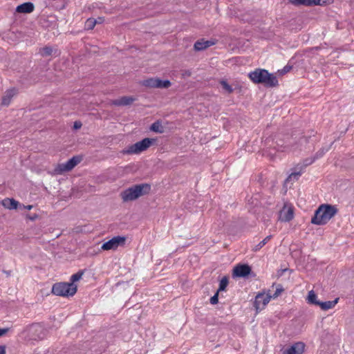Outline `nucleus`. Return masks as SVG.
<instances>
[{
  "instance_id": "obj_2",
  "label": "nucleus",
  "mask_w": 354,
  "mask_h": 354,
  "mask_svg": "<svg viewBox=\"0 0 354 354\" xmlns=\"http://www.w3.org/2000/svg\"><path fill=\"white\" fill-rule=\"evenodd\" d=\"M250 79L256 84H263L266 86L274 87L278 85L277 77L266 69L257 68L248 74Z\"/></svg>"
},
{
  "instance_id": "obj_14",
  "label": "nucleus",
  "mask_w": 354,
  "mask_h": 354,
  "mask_svg": "<svg viewBox=\"0 0 354 354\" xmlns=\"http://www.w3.org/2000/svg\"><path fill=\"white\" fill-rule=\"evenodd\" d=\"M17 93V90L15 88L7 90L1 100V104L3 106H8L11 102L12 98Z\"/></svg>"
},
{
  "instance_id": "obj_20",
  "label": "nucleus",
  "mask_w": 354,
  "mask_h": 354,
  "mask_svg": "<svg viewBox=\"0 0 354 354\" xmlns=\"http://www.w3.org/2000/svg\"><path fill=\"white\" fill-rule=\"evenodd\" d=\"M171 84V82L168 80H162L157 78L156 88H168Z\"/></svg>"
},
{
  "instance_id": "obj_34",
  "label": "nucleus",
  "mask_w": 354,
  "mask_h": 354,
  "mask_svg": "<svg viewBox=\"0 0 354 354\" xmlns=\"http://www.w3.org/2000/svg\"><path fill=\"white\" fill-rule=\"evenodd\" d=\"M218 292L216 291V292L210 298V304L214 305L218 304Z\"/></svg>"
},
{
  "instance_id": "obj_39",
  "label": "nucleus",
  "mask_w": 354,
  "mask_h": 354,
  "mask_svg": "<svg viewBox=\"0 0 354 354\" xmlns=\"http://www.w3.org/2000/svg\"><path fill=\"white\" fill-rule=\"evenodd\" d=\"M9 330L8 328H0V337L5 335Z\"/></svg>"
},
{
  "instance_id": "obj_3",
  "label": "nucleus",
  "mask_w": 354,
  "mask_h": 354,
  "mask_svg": "<svg viewBox=\"0 0 354 354\" xmlns=\"http://www.w3.org/2000/svg\"><path fill=\"white\" fill-rule=\"evenodd\" d=\"M151 191V185L147 183L134 185L120 193L123 202H129L138 199L139 197L148 194Z\"/></svg>"
},
{
  "instance_id": "obj_44",
  "label": "nucleus",
  "mask_w": 354,
  "mask_h": 354,
  "mask_svg": "<svg viewBox=\"0 0 354 354\" xmlns=\"http://www.w3.org/2000/svg\"><path fill=\"white\" fill-rule=\"evenodd\" d=\"M333 145V142H331V143L330 144V146H332ZM330 147H329V148H330Z\"/></svg>"
},
{
  "instance_id": "obj_10",
  "label": "nucleus",
  "mask_w": 354,
  "mask_h": 354,
  "mask_svg": "<svg viewBox=\"0 0 354 354\" xmlns=\"http://www.w3.org/2000/svg\"><path fill=\"white\" fill-rule=\"evenodd\" d=\"M270 299L271 298L270 295L259 293L256 296L254 302V306L256 308V310L258 312L263 309L264 307L269 303Z\"/></svg>"
},
{
  "instance_id": "obj_41",
  "label": "nucleus",
  "mask_w": 354,
  "mask_h": 354,
  "mask_svg": "<svg viewBox=\"0 0 354 354\" xmlns=\"http://www.w3.org/2000/svg\"><path fill=\"white\" fill-rule=\"evenodd\" d=\"M0 354H6L5 346H0Z\"/></svg>"
},
{
  "instance_id": "obj_40",
  "label": "nucleus",
  "mask_w": 354,
  "mask_h": 354,
  "mask_svg": "<svg viewBox=\"0 0 354 354\" xmlns=\"http://www.w3.org/2000/svg\"><path fill=\"white\" fill-rule=\"evenodd\" d=\"M32 208V205H24L21 204V206L20 209H29L30 210Z\"/></svg>"
},
{
  "instance_id": "obj_30",
  "label": "nucleus",
  "mask_w": 354,
  "mask_h": 354,
  "mask_svg": "<svg viewBox=\"0 0 354 354\" xmlns=\"http://www.w3.org/2000/svg\"><path fill=\"white\" fill-rule=\"evenodd\" d=\"M328 150H329V147H328V148H325V147L321 148L318 151L316 152V153L314 156L315 160L322 158L325 154V153L326 151H328Z\"/></svg>"
},
{
  "instance_id": "obj_36",
  "label": "nucleus",
  "mask_w": 354,
  "mask_h": 354,
  "mask_svg": "<svg viewBox=\"0 0 354 354\" xmlns=\"http://www.w3.org/2000/svg\"><path fill=\"white\" fill-rule=\"evenodd\" d=\"M204 44L205 46V49H206L207 48L214 45V42L211 40H206V41L204 40Z\"/></svg>"
},
{
  "instance_id": "obj_26",
  "label": "nucleus",
  "mask_w": 354,
  "mask_h": 354,
  "mask_svg": "<svg viewBox=\"0 0 354 354\" xmlns=\"http://www.w3.org/2000/svg\"><path fill=\"white\" fill-rule=\"evenodd\" d=\"M97 24V20L93 18L88 19L85 22V28L86 30H92Z\"/></svg>"
},
{
  "instance_id": "obj_33",
  "label": "nucleus",
  "mask_w": 354,
  "mask_h": 354,
  "mask_svg": "<svg viewBox=\"0 0 354 354\" xmlns=\"http://www.w3.org/2000/svg\"><path fill=\"white\" fill-rule=\"evenodd\" d=\"M292 68V66L286 65L281 70H279L278 72L280 75H285L286 73H288Z\"/></svg>"
},
{
  "instance_id": "obj_27",
  "label": "nucleus",
  "mask_w": 354,
  "mask_h": 354,
  "mask_svg": "<svg viewBox=\"0 0 354 354\" xmlns=\"http://www.w3.org/2000/svg\"><path fill=\"white\" fill-rule=\"evenodd\" d=\"M222 88L226 91L228 94L232 93L234 91L232 87L227 82V81L222 80L220 82Z\"/></svg>"
},
{
  "instance_id": "obj_19",
  "label": "nucleus",
  "mask_w": 354,
  "mask_h": 354,
  "mask_svg": "<svg viewBox=\"0 0 354 354\" xmlns=\"http://www.w3.org/2000/svg\"><path fill=\"white\" fill-rule=\"evenodd\" d=\"M307 301L308 304H314L317 306L319 304V300H317V295L315 293L313 290H310L308 292V295L307 297Z\"/></svg>"
},
{
  "instance_id": "obj_37",
  "label": "nucleus",
  "mask_w": 354,
  "mask_h": 354,
  "mask_svg": "<svg viewBox=\"0 0 354 354\" xmlns=\"http://www.w3.org/2000/svg\"><path fill=\"white\" fill-rule=\"evenodd\" d=\"M82 122H80V121H75V122H74V124H73V128H74L75 129H80V128L82 127Z\"/></svg>"
},
{
  "instance_id": "obj_17",
  "label": "nucleus",
  "mask_w": 354,
  "mask_h": 354,
  "mask_svg": "<svg viewBox=\"0 0 354 354\" xmlns=\"http://www.w3.org/2000/svg\"><path fill=\"white\" fill-rule=\"evenodd\" d=\"M339 298H336L333 301H319L317 306H320V308L324 310H327L328 309L333 308L338 302Z\"/></svg>"
},
{
  "instance_id": "obj_12",
  "label": "nucleus",
  "mask_w": 354,
  "mask_h": 354,
  "mask_svg": "<svg viewBox=\"0 0 354 354\" xmlns=\"http://www.w3.org/2000/svg\"><path fill=\"white\" fill-rule=\"evenodd\" d=\"M136 100V98L133 96H123L119 99L114 100L112 104L115 106H128L131 104Z\"/></svg>"
},
{
  "instance_id": "obj_13",
  "label": "nucleus",
  "mask_w": 354,
  "mask_h": 354,
  "mask_svg": "<svg viewBox=\"0 0 354 354\" xmlns=\"http://www.w3.org/2000/svg\"><path fill=\"white\" fill-rule=\"evenodd\" d=\"M1 205L8 209H17L21 208V204L14 198H6L1 201Z\"/></svg>"
},
{
  "instance_id": "obj_42",
  "label": "nucleus",
  "mask_w": 354,
  "mask_h": 354,
  "mask_svg": "<svg viewBox=\"0 0 354 354\" xmlns=\"http://www.w3.org/2000/svg\"><path fill=\"white\" fill-rule=\"evenodd\" d=\"M96 20H97V24H102L104 21V18L98 17Z\"/></svg>"
},
{
  "instance_id": "obj_31",
  "label": "nucleus",
  "mask_w": 354,
  "mask_h": 354,
  "mask_svg": "<svg viewBox=\"0 0 354 354\" xmlns=\"http://www.w3.org/2000/svg\"><path fill=\"white\" fill-rule=\"evenodd\" d=\"M326 2L325 1L322 0H309L308 1V6H323Z\"/></svg>"
},
{
  "instance_id": "obj_11",
  "label": "nucleus",
  "mask_w": 354,
  "mask_h": 354,
  "mask_svg": "<svg viewBox=\"0 0 354 354\" xmlns=\"http://www.w3.org/2000/svg\"><path fill=\"white\" fill-rule=\"evenodd\" d=\"M305 344L301 342H297L287 348L283 354H302L304 351Z\"/></svg>"
},
{
  "instance_id": "obj_38",
  "label": "nucleus",
  "mask_w": 354,
  "mask_h": 354,
  "mask_svg": "<svg viewBox=\"0 0 354 354\" xmlns=\"http://www.w3.org/2000/svg\"><path fill=\"white\" fill-rule=\"evenodd\" d=\"M308 142V138L306 136H302L299 139V142L301 144H303L304 142L307 143Z\"/></svg>"
},
{
  "instance_id": "obj_22",
  "label": "nucleus",
  "mask_w": 354,
  "mask_h": 354,
  "mask_svg": "<svg viewBox=\"0 0 354 354\" xmlns=\"http://www.w3.org/2000/svg\"><path fill=\"white\" fill-rule=\"evenodd\" d=\"M157 78H149L143 81L142 84L149 88H156Z\"/></svg>"
},
{
  "instance_id": "obj_43",
  "label": "nucleus",
  "mask_w": 354,
  "mask_h": 354,
  "mask_svg": "<svg viewBox=\"0 0 354 354\" xmlns=\"http://www.w3.org/2000/svg\"><path fill=\"white\" fill-rule=\"evenodd\" d=\"M186 74H187L189 76L191 75V73L190 72H186Z\"/></svg>"
},
{
  "instance_id": "obj_5",
  "label": "nucleus",
  "mask_w": 354,
  "mask_h": 354,
  "mask_svg": "<svg viewBox=\"0 0 354 354\" xmlns=\"http://www.w3.org/2000/svg\"><path fill=\"white\" fill-rule=\"evenodd\" d=\"M156 141L155 138H145L136 143L130 145L127 149H124V154H138L147 150L151 145Z\"/></svg>"
},
{
  "instance_id": "obj_28",
  "label": "nucleus",
  "mask_w": 354,
  "mask_h": 354,
  "mask_svg": "<svg viewBox=\"0 0 354 354\" xmlns=\"http://www.w3.org/2000/svg\"><path fill=\"white\" fill-rule=\"evenodd\" d=\"M194 48L196 51H201L205 49V46L204 44V39L198 40L195 42L194 45Z\"/></svg>"
},
{
  "instance_id": "obj_46",
  "label": "nucleus",
  "mask_w": 354,
  "mask_h": 354,
  "mask_svg": "<svg viewBox=\"0 0 354 354\" xmlns=\"http://www.w3.org/2000/svg\"><path fill=\"white\" fill-rule=\"evenodd\" d=\"M333 145V142H331V143L330 144V146H332ZM330 147H329V148H330Z\"/></svg>"
},
{
  "instance_id": "obj_23",
  "label": "nucleus",
  "mask_w": 354,
  "mask_h": 354,
  "mask_svg": "<svg viewBox=\"0 0 354 354\" xmlns=\"http://www.w3.org/2000/svg\"><path fill=\"white\" fill-rule=\"evenodd\" d=\"M271 238L272 235L267 236L263 241H261L257 245H255L253 250L254 252L259 251L271 239Z\"/></svg>"
},
{
  "instance_id": "obj_18",
  "label": "nucleus",
  "mask_w": 354,
  "mask_h": 354,
  "mask_svg": "<svg viewBox=\"0 0 354 354\" xmlns=\"http://www.w3.org/2000/svg\"><path fill=\"white\" fill-rule=\"evenodd\" d=\"M150 130L156 133H162L165 131V128L162 125L161 122L160 120H157L151 124Z\"/></svg>"
},
{
  "instance_id": "obj_24",
  "label": "nucleus",
  "mask_w": 354,
  "mask_h": 354,
  "mask_svg": "<svg viewBox=\"0 0 354 354\" xmlns=\"http://www.w3.org/2000/svg\"><path fill=\"white\" fill-rule=\"evenodd\" d=\"M84 273V270H80L77 272L73 274L71 277V282L74 284L75 282L79 281L83 276Z\"/></svg>"
},
{
  "instance_id": "obj_25",
  "label": "nucleus",
  "mask_w": 354,
  "mask_h": 354,
  "mask_svg": "<svg viewBox=\"0 0 354 354\" xmlns=\"http://www.w3.org/2000/svg\"><path fill=\"white\" fill-rule=\"evenodd\" d=\"M228 277L227 276H225L223 277L221 280L220 281V283H219V287H218V292H220V291H224L225 290V288L228 284Z\"/></svg>"
},
{
  "instance_id": "obj_16",
  "label": "nucleus",
  "mask_w": 354,
  "mask_h": 354,
  "mask_svg": "<svg viewBox=\"0 0 354 354\" xmlns=\"http://www.w3.org/2000/svg\"><path fill=\"white\" fill-rule=\"evenodd\" d=\"M35 6L31 2H26L19 5L16 8V12L18 13H30L34 10Z\"/></svg>"
},
{
  "instance_id": "obj_29",
  "label": "nucleus",
  "mask_w": 354,
  "mask_h": 354,
  "mask_svg": "<svg viewBox=\"0 0 354 354\" xmlns=\"http://www.w3.org/2000/svg\"><path fill=\"white\" fill-rule=\"evenodd\" d=\"M309 0H289V2L295 6H308Z\"/></svg>"
},
{
  "instance_id": "obj_45",
  "label": "nucleus",
  "mask_w": 354,
  "mask_h": 354,
  "mask_svg": "<svg viewBox=\"0 0 354 354\" xmlns=\"http://www.w3.org/2000/svg\"><path fill=\"white\" fill-rule=\"evenodd\" d=\"M333 145V142H331V143L330 144V146H332ZM330 147H329V148H330Z\"/></svg>"
},
{
  "instance_id": "obj_8",
  "label": "nucleus",
  "mask_w": 354,
  "mask_h": 354,
  "mask_svg": "<svg viewBox=\"0 0 354 354\" xmlns=\"http://www.w3.org/2000/svg\"><path fill=\"white\" fill-rule=\"evenodd\" d=\"M252 272L251 267L248 264H238L236 266L232 272L234 278H245L248 277Z\"/></svg>"
},
{
  "instance_id": "obj_1",
  "label": "nucleus",
  "mask_w": 354,
  "mask_h": 354,
  "mask_svg": "<svg viewBox=\"0 0 354 354\" xmlns=\"http://www.w3.org/2000/svg\"><path fill=\"white\" fill-rule=\"evenodd\" d=\"M337 212V209L331 205L322 204L315 212L311 223L317 225H326Z\"/></svg>"
},
{
  "instance_id": "obj_7",
  "label": "nucleus",
  "mask_w": 354,
  "mask_h": 354,
  "mask_svg": "<svg viewBox=\"0 0 354 354\" xmlns=\"http://www.w3.org/2000/svg\"><path fill=\"white\" fill-rule=\"evenodd\" d=\"M82 160L79 156H75L70 158L66 162L62 163L58 165L57 170L60 172L69 171L77 165Z\"/></svg>"
},
{
  "instance_id": "obj_9",
  "label": "nucleus",
  "mask_w": 354,
  "mask_h": 354,
  "mask_svg": "<svg viewBox=\"0 0 354 354\" xmlns=\"http://www.w3.org/2000/svg\"><path fill=\"white\" fill-rule=\"evenodd\" d=\"M125 240V237L124 236H114L111 239L104 243L102 245V249L104 250H115L119 245H123Z\"/></svg>"
},
{
  "instance_id": "obj_35",
  "label": "nucleus",
  "mask_w": 354,
  "mask_h": 354,
  "mask_svg": "<svg viewBox=\"0 0 354 354\" xmlns=\"http://www.w3.org/2000/svg\"><path fill=\"white\" fill-rule=\"evenodd\" d=\"M26 218L30 221H35L38 218V215L37 214H27Z\"/></svg>"
},
{
  "instance_id": "obj_21",
  "label": "nucleus",
  "mask_w": 354,
  "mask_h": 354,
  "mask_svg": "<svg viewBox=\"0 0 354 354\" xmlns=\"http://www.w3.org/2000/svg\"><path fill=\"white\" fill-rule=\"evenodd\" d=\"M53 49L50 46H44L39 49V53L42 57H48L52 55Z\"/></svg>"
},
{
  "instance_id": "obj_32",
  "label": "nucleus",
  "mask_w": 354,
  "mask_h": 354,
  "mask_svg": "<svg viewBox=\"0 0 354 354\" xmlns=\"http://www.w3.org/2000/svg\"><path fill=\"white\" fill-rule=\"evenodd\" d=\"M283 291V288L281 285H278V287L277 288L274 293L272 295H270V298L275 299L278 296L281 295V293Z\"/></svg>"
},
{
  "instance_id": "obj_6",
  "label": "nucleus",
  "mask_w": 354,
  "mask_h": 354,
  "mask_svg": "<svg viewBox=\"0 0 354 354\" xmlns=\"http://www.w3.org/2000/svg\"><path fill=\"white\" fill-rule=\"evenodd\" d=\"M315 157L307 158L304 159L302 163H299L293 168L292 172L286 178V182L292 180H298L301 175L303 170L308 166L310 165L315 161Z\"/></svg>"
},
{
  "instance_id": "obj_4",
  "label": "nucleus",
  "mask_w": 354,
  "mask_h": 354,
  "mask_svg": "<svg viewBox=\"0 0 354 354\" xmlns=\"http://www.w3.org/2000/svg\"><path fill=\"white\" fill-rule=\"evenodd\" d=\"M77 290L75 284L68 282L55 283L52 288V293L57 296L71 297L73 296Z\"/></svg>"
},
{
  "instance_id": "obj_15",
  "label": "nucleus",
  "mask_w": 354,
  "mask_h": 354,
  "mask_svg": "<svg viewBox=\"0 0 354 354\" xmlns=\"http://www.w3.org/2000/svg\"><path fill=\"white\" fill-rule=\"evenodd\" d=\"M294 217V210L292 207L288 209H283L280 212L279 219L283 222H289Z\"/></svg>"
}]
</instances>
